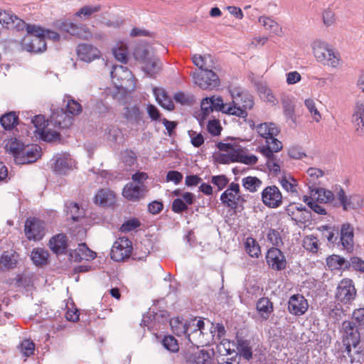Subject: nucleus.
<instances>
[{
    "mask_svg": "<svg viewBox=\"0 0 364 364\" xmlns=\"http://www.w3.org/2000/svg\"><path fill=\"white\" fill-rule=\"evenodd\" d=\"M341 341L344 350L343 357H348L350 364L358 361L363 355V348L360 346V328L353 322L345 321L342 323L341 329Z\"/></svg>",
    "mask_w": 364,
    "mask_h": 364,
    "instance_id": "1",
    "label": "nucleus"
},
{
    "mask_svg": "<svg viewBox=\"0 0 364 364\" xmlns=\"http://www.w3.org/2000/svg\"><path fill=\"white\" fill-rule=\"evenodd\" d=\"M311 47L314 58L323 65L333 68L343 66L340 53L327 42L316 40L311 43Z\"/></svg>",
    "mask_w": 364,
    "mask_h": 364,
    "instance_id": "2",
    "label": "nucleus"
},
{
    "mask_svg": "<svg viewBox=\"0 0 364 364\" xmlns=\"http://www.w3.org/2000/svg\"><path fill=\"white\" fill-rule=\"evenodd\" d=\"M132 55L134 59L144 64L146 68H161L164 66V63L155 54L154 49L151 45L139 42L133 49Z\"/></svg>",
    "mask_w": 364,
    "mask_h": 364,
    "instance_id": "3",
    "label": "nucleus"
},
{
    "mask_svg": "<svg viewBox=\"0 0 364 364\" xmlns=\"http://www.w3.org/2000/svg\"><path fill=\"white\" fill-rule=\"evenodd\" d=\"M27 35L22 41L23 49L30 53H41L46 49L43 29L35 25H28Z\"/></svg>",
    "mask_w": 364,
    "mask_h": 364,
    "instance_id": "4",
    "label": "nucleus"
},
{
    "mask_svg": "<svg viewBox=\"0 0 364 364\" xmlns=\"http://www.w3.org/2000/svg\"><path fill=\"white\" fill-rule=\"evenodd\" d=\"M282 149L281 141H274L273 145H267L260 148V152L266 159V165L269 171L275 176L281 173L283 161L274 154Z\"/></svg>",
    "mask_w": 364,
    "mask_h": 364,
    "instance_id": "5",
    "label": "nucleus"
},
{
    "mask_svg": "<svg viewBox=\"0 0 364 364\" xmlns=\"http://www.w3.org/2000/svg\"><path fill=\"white\" fill-rule=\"evenodd\" d=\"M220 200L224 205L234 210L247 201L245 196L240 194L239 184L235 183H231L221 194Z\"/></svg>",
    "mask_w": 364,
    "mask_h": 364,
    "instance_id": "6",
    "label": "nucleus"
},
{
    "mask_svg": "<svg viewBox=\"0 0 364 364\" xmlns=\"http://www.w3.org/2000/svg\"><path fill=\"white\" fill-rule=\"evenodd\" d=\"M232 97V107L240 108L247 112L254 106L253 97L240 87H231L229 89Z\"/></svg>",
    "mask_w": 364,
    "mask_h": 364,
    "instance_id": "7",
    "label": "nucleus"
},
{
    "mask_svg": "<svg viewBox=\"0 0 364 364\" xmlns=\"http://www.w3.org/2000/svg\"><path fill=\"white\" fill-rule=\"evenodd\" d=\"M356 293L353 282L350 279H343L338 283L335 297L337 301L349 304L355 299Z\"/></svg>",
    "mask_w": 364,
    "mask_h": 364,
    "instance_id": "8",
    "label": "nucleus"
},
{
    "mask_svg": "<svg viewBox=\"0 0 364 364\" xmlns=\"http://www.w3.org/2000/svg\"><path fill=\"white\" fill-rule=\"evenodd\" d=\"M192 75L195 83L202 89H213L219 85L218 76L213 70H195Z\"/></svg>",
    "mask_w": 364,
    "mask_h": 364,
    "instance_id": "9",
    "label": "nucleus"
},
{
    "mask_svg": "<svg viewBox=\"0 0 364 364\" xmlns=\"http://www.w3.org/2000/svg\"><path fill=\"white\" fill-rule=\"evenodd\" d=\"M204 321L195 318L184 325V333L190 343L194 346L203 345L201 340L203 331L204 330Z\"/></svg>",
    "mask_w": 364,
    "mask_h": 364,
    "instance_id": "10",
    "label": "nucleus"
},
{
    "mask_svg": "<svg viewBox=\"0 0 364 364\" xmlns=\"http://www.w3.org/2000/svg\"><path fill=\"white\" fill-rule=\"evenodd\" d=\"M336 196L344 210L360 208L363 205V198L358 194L347 196L341 186L336 188Z\"/></svg>",
    "mask_w": 364,
    "mask_h": 364,
    "instance_id": "11",
    "label": "nucleus"
},
{
    "mask_svg": "<svg viewBox=\"0 0 364 364\" xmlns=\"http://www.w3.org/2000/svg\"><path fill=\"white\" fill-rule=\"evenodd\" d=\"M132 250V242L127 237H119L112 245L111 258L116 262L124 261L129 257Z\"/></svg>",
    "mask_w": 364,
    "mask_h": 364,
    "instance_id": "12",
    "label": "nucleus"
},
{
    "mask_svg": "<svg viewBox=\"0 0 364 364\" xmlns=\"http://www.w3.org/2000/svg\"><path fill=\"white\" fill-rule=\"evenodd\" d=\"M262 203L269 208H277L282 205L283 196L279 188L274 185L267 186L261 193Z\"/></svg>",
    "mask_w": 364,
    "mask_h": 364,
    "instance_id": "13",
    "label": "nucleus"
},
{
    "mask_svg": "<svg viewBox=\"0 0 364 364\" xmlns=\"http://www.w3.org/2000/svg\"><path fill=\"white\" fill-rule=\"evenodd\" d=\"M24 231L28 240H41L45 235V223L36 218H28Z\"/></svg>",
    "mask_w": 364,
    "mask_h": 364,
    "instance_id": "14",
    "label": "nucleus"
},
{
    "mask_svg": "<svg viewBox=\"0 0 364 364\" xmlns=\"http://www.w3.org/2000/svg\"><path fill=\"white\" fill-rule=\"evenodd\" d=\"M266 260L269 267L276 271L283 270L287 267L285 256L278 247L269 249L266 255Z\"/></svg>",
    "mask_w": 364,
    "mask_h": 364,
    "instance_id": "15",
    "label": "nucleus"
},
{
    "mask_svg": "<svg viewBox=\"0 0 364 364\" xmlns=\"http://www.w3.org/2000/svg\"><path fill=\"white\" fill-rule=\"evenodd\" d=\"M32 123L36 128L35 132L37 133L43 140L51 141L59 138L60 134L56 132H50L47 129L48 121L45 119L44 116L39 114L32 119Z\"/></svg>",
    "mask_w": 364,
    "mask_h": 364,
    "instance_id": "16",
    "label": "nucleus"
},
{
    "mask_svg": "<svg viewBox=\"0 0 364 364\" xmlns=\"http://www.w3.org/2000/svg\"><path fill=\"white\" fill-rule=\"evenodd\" d=\"M255 129L259 135L266 139L267 145H273L274 141H279L276 136L280 130L274 123H261L256 126Z\"/></svg>",
    "mask_w": 364,
    "mask_h": 364,
    "instance_id": "17",
    "label": "nucleus"
},
{
    "mask_svg": "<svg viewBox=\"0 0 364 364\" xmlns=\"http://www.w3.org/2000/svg\"><path fill=\"white\" fill-rule=\"evenodd\" d=\"M210 98L211 99V104L214 110L235 115L241 118H246L247 117V112L240 109V108L232 107L231 104H225L220 97L213 96Z\"/></svg>",
    "mask_w": 364,
    "mask_h": 364,
    "instance_id": "18",
    "label": "nucleus"
},
{
    "mask_svg": "<svg viewBox=\"0 0 364 364\" xmlns=\"http://www.w3.org/2000/svg\"><path fill=\"white\" fill-rule=\"evenodd\" d=\"M41 149L37 144L23 146L20 154L16 157V163L21 164L35 162L41 157Z\"/></svg>",
    "mask_w": 364,
    "mask_h": 364,
    "instance_id": "19",
    "label": "nucleus"
},
{
    "mask_svg": "<svg viewBox=\"0 0 364 364\" xmlns=\"http://www.w3.org/2000/svg\"><path fill=\"white\" fill-rule=\"evenodd\" d=\"M307 300L301 294L292 295L288 302L289 311L295 316H301L308 310Z\"/></svg>",
    "mask_w": 364,
    "mask_h": 364,
    "instance_id": "20",
    "label": "nucleus"
},
{
    "mask_svg": "<svg viewBox=\"0 0 364 364\" xmlns=\"http://www.w3.org/2000/svg\"><path fill=\"white\" fill-rule=\"evenodd\" d=\"M145 185H136L134 183H128L123 188V196L131 201H138L143 198L147 192Z\"/></svg>",
    "mask_w": 364,
    "mask_h": 364,
    "instance_id": "21",
    "label": "nucleus"
},
{
    "mask_svg": "<svg viewBox=\"0 0 364 364\" xmlns=\"http://www.w3.org/2000/svg\"><path fill=\"white\" fill-rule=\"evenodd\" d=\"M110 76L117 86L126 89L132 83L134 79L131 70H111Z\"/></svg>",
    "mask_w": 364,
    "mask_h": 364,
    "instance_id": "22",
    "label": "nucleus"
},
{
    "mask_svg": "<svg viewBox=\"0 0 364 364\" xmlns=\"http://www.w3.org/2000/svg\"><path fill=\"white\" fill-rule=\"evenodd\" d=\"M352 123L355 129V132L358 136L364 134V104L357 102L354 107L353 114L352 115Z\"/></svg>",
    "mask_w": 364,
    "mask_h": 364,
    "instance_id": "23",
    "label": "nucleus"
},
{
    "mask_svg": "<svg viewBox=\"0 0 364 364\" xmlns=\"http://www.w3.org/2000/svg\"><path fill=\"white\" fill-rule=\"evenodd\" d=\"M76 50L78 58L87 63H90L100 56V50L90 44H80L77 46Z\"/></svg>",
    "mask_w": 364,
    "mask_h": 364,
    "instance_id": "24",
    "label": "nucleus"
},
{
    "mask_svg": "<svg viewBox=\"0 0 364 364\" xmlns=\"http://www.w3.org/2000/svg\"><path fill=\"white\" fill-rule=\"evenodd\" d=\"M339 235L338 246L341 245L344 250L351 251L353 247V228L349 224H343Z\"/></svg>",
    "mask_w": 364,
    "mask_h": 364,
    "instance_id": "25",
    "label": "nucleus"
},
{
    "mask_svg": "<svg viewBox=\"0 0 364 364\" xmlns=\"http://www.w3.org/2000/svg\"><path fill=\"white\" fill-rule=\"evenodd\" d=\"M124 117L133 124L144 122V115L139 105H129L124 108Z\"/></svg>",
    "mask_w": 364,
    "mask_h": 364,
    "instance_id": "26",
    "label": "nucleus"
},
{
    "mask_svg": "<svg viewBox=\"0 0 364 364\" xmlns=\"http://www.w3.org/2000/svg\"><path fill=\"white\" fill-rule=\"evenodd\" d=\"M74 165V161L69 154L58 155L53 165V171L58 174H66Z\"/></svg>",
    "mask_w": 364,
    "mask_h": 364,
    "instance_id": "27",
    "label": "nucleus"
},
{
    "mask_svg": "<svg viewBox=\"0 0 364 364\" xmlns=\"http://www.w3.org/2000/svg\"><path fill=\"white\" fill-rule=\"evenodd\" d=\"M73 117L63 109L54 110L50 116V121L59 129L68 128L73 124Z\"/></svg>",
    "mask_w": 364,
    "mask_h": 364,
    "instance_id": "28",
    "label": "nucleus"
},
{
    "mask_svg": "<svg viewBox=\"0 0 364 364\" xmlns=\"http://www.w3.org/2000/svg\"><path fill=\"white\" fill-rule=\"evenodd\" d=\"M191 59L198 68H215L219 66L217 59L210 54H195Z\"/></svg>",
    "mask_w": 364,
    "mask_h": 364,
    "instance_id": "29",
    "label": "nucleus"
},
{
    "mask_svg": "<svg viewBox=\"0 0 364 364\" xmlns=\"http://www.w3.org/2000/svg\"><path fill=\"white\" fill-rule=\"evenodd\" d=\"M153 94L158 104L165 109L172 111L174 109V103L167 92L163 88H153Z\"/></svg>",
    "mask_w": 364,
    "mask_h": 364,
    "instance_id": "30",
    "label": "nucleus"
},
{
    "mask_svg": "<svg viewBox=\"0 0 364 364\" xmlns=\"http://www.w3.org/2000/svg\"><path fill=\"white\" fill-rule=\"evenodd\" d=\"M49 247L57 255L65 253L68 247L67 236L64 234L53 236L49 241Z\"/></svg>",
    "mask_w": 364,
    "mask_h": 364,
    "instance_id": "31",
    "label": "nucleus"
},
{
    "mask_svg": "<svg viewBox=\"0 0 364 364\" xmlns=\"http://www.w3.org/2000/svg\"><path fill=\"white\" fill-rule=\"evenodd\" d=\"M311 195L316 196L317 201L321 203H333L334 206H336V202L334 203L335 195L334 193L323 188H312L310 187Z\"/></svg>",
    "mask_w": 364,
    "mask_h": 364,
    "instance_id": "32",
    "label": "nucleus"
},
{
    "mask_svg": "<svg viewBox=\"0 0 364 364\" xmlns=\"http://www.w3.org/2000/svg\"><path fill=\"white\" fill-rule=\"evenodd\" d=\"M112 53L117 61L127 64L129 60L127 43L123 41H117L112 48Z\"/></svg>",
    "mask_w": 364,
    "mask_h": 364,
    "instance_id": "33",
    "label": "nucleus"
},
{
    "mask_svg": "<svg viewBox=\"0 0 364 364\" xmlns=\"http://www.w3.org/2000/svg\"><path fill=\"white\" fill-rule=\"evenodd\" d=\"M259 22L266 31L278 36H282L283 31L282 26L272 18L262 16L259 18Z\"/></svg>",
    "mask_w": 364,
    "mask_h": 364,
    "instance_id": "34",
    "label": "nucleus"
},
{
    "mask_svg": "<svg viewBox=\"0 0 364 364\" xmlns=\"http://www.w3.org/2000/svg\"><path fill=\"white\" fill-rule=\"evenodd\" d=\"M257 311L263 320H267L273 312V304L267 297L260 298L256 305Z\"/></svg>",
    "mask_w": 364,
    "mask_h": 364,
    "instance_id": "35",
    "label": "nucleus"
},
{
    "mask_svg": "<svg viewBox=\"0 0 364 364\" xmlns=\"http://www.w3.org/2000/svg\"><path fill=\"white\" fill-rule=\"evenodd\" d=\"M217 148L223 152H227L230 155L232 162H240L242 156V151L240 148L233 146L230 143L219 142L217 144Z\"/></svg>",
    "mask_w": 364,
    "mask_h": 364,
    "instance_id": "36",
    "label": "nucleus"
},
{
    "mask_svg": "<svg viewBox=\"0 0 364 364\" xmlns=\"http://www.w3.org/2000/svg\"><path fill=\"white\" fill-rule=\"evenodd\" d=\"M114 193L108 189H100L95 196V203L101 205H110L114 201Z\"/></svg>",
    "mask_w": 364,
    "mask_h": 364,
    "instance_id": "37",
    "label": "nucleus"
},
{
    "mask_svg": "<svg viewBox=\"0 0 364 364\" xmlns=\"http://www.w3.org/2000/svg\"><path fill=\"white\" fill-rule=\"evenodd\" d=\"M187 359L191 364H211L212 363L211 354L204 350L191 354Z\"/></svg>",
    "mask_w": 364,
    "mask_h": 364,
    "instance_id": "38",
    "label": "nucleus"
},
{
    "mask_svg": "<svg viewBox=\"0 0 364 364\" xmlns=\"http://www.w3.org/2000/svg\"><path fill=\"white\" fill-rule=\"evenodd\" d=\"M286 211L297 223L306 224L311 220V212L308 209L291 211V208H287Z\"/></svg>",
    "mask_w": 364,
    "mask_h": 364,
    "instance_id": "39",
    "label": "nucleus"
},
{
    "mask_svg": "<svg viewBox=\"0 0 364 364\" xmlns=\"http://www.w3.org/2000/svg\"><path fill=\"white\" fill-rule=\"evenodd\" d=\"M327 265L331 269H341L352 267L351 260L346 261L344 258L338 255H332L327 258Z\"/></svg>",
    "mask_w": 364,
    "mask_h": 364,
    "instance_id": "40",
    "label": "nucleus"
},
{
    "mask_svg": "<svg viewBox=\"0 0 364 364\" xmlns=\"http://www.w3.org/2000/svg\"><path fill=\"white\" fill-rule=\"evenodd\" d=\"M65 208L68 215L70 216L73 222H78L85 215L84 210L80 208L76 203L67 202Z\"/></svg>",
    "mask_w": 364,
    "mask_h": 364,
    "instance_id": "41",
    "label": "nucleus"
},
{
    "mask_svg": "<svg viewBox=\"0 0 364 364\" xmlns=\"http://www.w3.org/2000/svg\"><path fill=\"white\" fill-rule=\"evenodd\" d=\"M48 252L43 248H36L31 252V259L37 266H42L47 263L48 259Z\"/></svg>",
    "mask_w": 364,
    "mask_h": 364,
    "instance_id": "42",
    "label": "nucleus"
},
{
    "mask_svg": "<svg viewBox=\"0 0 364 364\" xmlns=\"http://www.w3.org/2000/svg\"><path fill=\"white\" fill-rule=\"evenodd\" d=\"M101 10L100 5L85 6L80 9L75 14V18L85 20L89 18L93 14Z\"/></svg>",
    "mask_w": 364,
    "mask_h": 364,
    "instance_id": "43",
    "label": "nucleus"
},
{
    "mask_svg": "<svg viewBox=\"0 0 364 364\" xmlns=\"http://www.w3.org/2000/svg\"><path fill=\"white\" fill-rule=\"evenodd\" d=\"M284 114L287 120L296 122L295 105L289 98H284L282 101Z\"/></svg>",
    "mask_w": 364,
    "mask_h": 364,
    "instance_id": "44",
    "label": "nucleus"
},
{
    "mask_svg": "<svg viewBox=\"0 0 364 364\" xmlns=\"http://www.w3.org/2000/svg\"><path fill=\"white\" fill-rule=\"evenodd\" d=\"M18 117L15 112L4 114L0 118V124L6 130H11L18 124Z\"/></svg>",
    "mask_w": 364,
    "mask_h": 364,
    "instance_id": "45",
    "label": "nucleus"
},
{
    "mask_svg": "<svg viewBox=\"0 0 364 364\" xmlns=\"http://www.w3.org/2000/svg\"><path fill=\"white\" fill-rule=\"evenodd\" d=\"M234 348L235 343L225 338H223L216 347L218 353L221 356L232 355L237 353Z\"/></svg>",
    "mask_w": 364,
    "mask_h": 364,
    "instance_id": "46",
    "label": "nucleus"
},
{
    "mask_svg": "<svg viewBox=\"0 0 364 364\" xmlns=\"http://www.w3.org/2000/svg\"><path fill=\"white\" fill-rule=\"evenodd\" d=\"M281 186L284 191L291 194H296L297 181L291 176H284L279 179Z\"/></svg>",
    "mask_w": 364,
    "mask_h": 364,
    "instance_id": "47",
    "label": "nucleus"
},
{
    "mask_svg": "<svg viewBox=\"0 0 364 364\" xmlns=\"http://www.w3.org/2000/svg\"><path fill=\"white\" fill-rule=\"evenodd\" d=\"M258 93L262 100L269 102L272 105L278 103L277 97L273 94L270 88L266 85H261L258 87Z\"/></svg>",
    "mask_w": 364,
    "mask_h": 364,
    "instance_id": "48",
    "label": "nucleus"
},
{
    "mask_svg": "<svg viewBox=\"0 0 364 364\" xmlns=\"http://www.w3.org/2000/svg\"><path fill=\"white\" fill-rule=\"evenodd\" d=\"M321 17L323 23L326 27L334 26L336 24V14L331 7H328L323 10Z\"/></svg>",
    "mask_w": 364,
    "mask_h": 364,
    "instance_id": "49",
    "label": "nucleus"
},
{
    "mask_svg": "<svg viewBox=\"0 0 364 364\" xmlns=\"http://www.w3.org/2000/svg\"><path fill=\"white\" fill-rule=\"evenodd\" d=\"M18 255L15 252H4L0 258V269L1 265L7 269L14 268L17 262Z\"/></svg>",
    "mask_w": 364,
    "mask_h": 364,
    "instance_id": "50",
    "label": "nucleus"
},
{
    "mask_svg": "<svg viewBox=\"0 0 364 364\" xmlns=\"http://www.w3.org/2000/svg\"><path fill=\"white\" fill-rule=\"evenodd\" d=\"M243 187L250 192H256L262 185V181L255 176H247L242 178Z\"/></svg>",
    "mask_w": 364,
    "mask_h": 364,
    "instance_id": "51",
    "label": "nucleus"
},
{
    "mask_svg": "<svg viewBox=\"0 0 364 364\" xmlns=\"http://www.w3.org/2000/svg\"><path fill=\"white\" fill-rule=\"evenodd\" d=\"M68 102L66 104V113L72 117L80 114L82 111V105L70 96H67Z\"/></svg>",
    "mask_w": 364,
    "mask_h": 364,
    "instance_id": "52",
    "label": "nucleus"
},
{
    "mask_svg": "<svg viewBox=\"0 0 364 364\" xmlns=\"http://www.w3.org/2000/svg\"><path fill=\"white\" fill-rule=\"evenodd\" d=\"M163 347L171 353H177L179 350L178 341L173 336H165L161 341Z\"/></svg>",
    "mask_w": 364,
    "mask_h": 364,
    "instance_id": "53",
    "label": "nucleus"
},
{
    "mask_svg": "<svg viewBox=\"0 0 364 364\" xmlns=\"http://www.w3.org/2000/svg\"><path fill=\"white\" fill-rule=\"evenodd\" d=\"M105 138L111 142H117L122 138V131L115 126H108L105 131Z\"/></svg>",
    "mask_w": 364,
    "mask_h": 364,
    "instance_id": "54",
    "label": "nucleus"
},
{
    "mask_svg": "<svg viewBox=\"0 0 364 364\" xmlns=\"http://www.w3.org/2000/svg\"><path fill=\"white\" fill-rule=\"evenodd\" d=\"M23 146L16 139L11 138L6 142L5 149L6 151L14 155L16 161V157L20 154Z\"/></svg>",
    "mask_w": 364,
    "mask_h": 364,
    "instance_id": "55",
    "label": "nucleus"
},
{
    "mask_svg": "<svg viewBox=\"0 0 364 364\" xmlns=\"http://www.w3.org/2000/svg\"><path fill=\"white\" fill-rule=\"evenodd\" d=\"M303 201L306 203L311 210L319 215H326V210L325 208L319 204V201L314 200L311 197L304 196Z\"/></svg>",
    "mask_w": 364,
    "mask_h": 364,
    "instance_id": "56",
    "label": "nucleus"
},
{
    "mask_svg": "<svg viewBox=\"0 0 364 364\" xmlns=\"http://www.w3.org/2000/svg\"><path fill=\"white\" fill-rule=\"evenodd\" d=\"M245 250L252 257H258L260 254V247L256 240L248 237L245 242Z\"/></svg>",
    "mask_w": 364,
    "mask_h": 364,
    "instance_id": "57",
    "label": "nucleus"
},
{
    "mask_svg": "<svg viewBox=\"0 0 364 364\" xmlns=\"http://www.w3.org/2000/svg\"><path fill=\"white\" fill-rule=\"evenodd\" d=\"M304 105L307 108L308 111L310 112L312 119L316 122H319L321 119V114L316 107V103L313 99L309 98L305 100Z\"/></svg>",
    "mask_w": 364,
    "mask_h": 364,
    "instance_id": "58",
    "label": "nucleus"
},
{
    "mask_svg": "<svg viewBox=\"0 0 364 364\" xmlns=\"http://www.w3.org/2000/svg\"><path fill=\"white\" fill-rule=\"evenodd\" d=\"M175 101L178 103L181 104L182 105H193L196 100L195 97L193 95L186 94L184 92H176L173 97Z\"/></svg>",
    "mask_w": 364,
    "mask_h": 364,
    "instance_id": "59",
    "label": "nucleus"
},
{
    "mask_svg": "<svg viewBox=\"0 0 364 364\" xmlns=\"http://www.w3.org/2000/svg\"><path fill=\"white\" fill-rule=\"evenodd\" d=\"M82 28L80 24L74 23L73 22L65 21L60 25V29L63 31L69 33L75 36H83L82 34H79L78 30Z\"/></svg>",
    "mask_w": 364,
    "mask_h": 364,
    "instance_id": "60",
    "label": "nucleus"
},
{
    "mask_svg": "<svg viewBox=\"0 0 364 364\" xmlns=\"http://www.w3.org/2000/svg\"><path fill=\"white\" fill-rule=\"evenodd\" d=\"M348 322H353V324L357 326L358 328H364V309L360 308L355 309L353 313L351 321Z\"/></svg>",
    "mask_w": 364,
    "mask_h": 364,
    "instance_id": "61",
    "label": "nucleus"
},
{
    "mask_svg": "<svg viewBox=\"0 0 364 364\" xmlns=\"http://www.w3.org/2000/svg\"><path fill=\"white\" fill-rule=\"evenodd\" d=\"M19 349L25 357H29L33 354L35 344L32 341L25 339L21 343Z\"/></svg>",
    "mask_w": 364,
    "mask_h": 364,
    "instance_id": "62",
    "label": "nucleus"
},
{
    "mask_svg": "<svg viewBox=\"0 0 364 364\" xmlns=\"http://www.w3.org/2000/svg\"><path fill=\"white\" fill-rule=\"evenodd\" d=\"M304 248L312 252H316L318 249V239L313 235L307 236L304 240Z\"/></svg>",
    "mask_w": 364,
    "mask_h": 364,
    "instance_id": "63",
    "label": "nucleus"
},
{
    "mask_svg": "<svg viewBox=\"0 0 364 364\" xmlns=\"http://www.w3.org/2000/svg\"><path fill=\"white\" fill-rule=\"evenodd\" d=\"M14 15L11 11L0 10V23L8 28L14 24Z\"/></svg>",
    "mask_w": 364,
    "mask_h": 364,
    "instance_id": "64",
    "label": "nucleus"
}]
</instances>
